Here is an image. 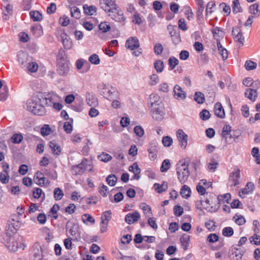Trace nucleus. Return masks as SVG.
Instances as JSON below:
<instances>
[{
    "instance_id": "f257e3e1",
    "label": "nucleus",
    "mask_w": 260,
    "mask_h": 260,
    "mask_svg": "<svg viewBox=\"0 0 260 260\" xmlns=\"http://www.w3.org/2000/svg\"><path fill=\"white\" fill-rule=\"evenodd\" d=\"M44 100L42 93H34L27 101L26 109L35 115H43L46 113L45 108L42 104Z\"/></svg>"
},
{
    "instance_id": "f03ea898",
    "label": "nucleus",
    "mask_w": 260,
    "mask_h": 260,
    "mask_svg": "<svg viewBox=\"0 0 260 260\" xmlns=\"http://www.w3.org/2000/svg\"><path fill=\"white\" fill-rule=\"evenodd\" d=\"M206 199L204 201L205 203L203 204V207L208 212H216L219 208L220 204L218 197L216 195L210 193L206 194Z\"/></svg>"
},
{
    "instance_id": "7ed1b4c3",
    "label": "nucleus",
    "mask_w": 260,
    "mask_h": 260,
    "mask_svg": "<svg viewBox=\"0 0 260 260\" xmlns=\"http://www.w3.org/2000/svg\"><path fill=\"white\" fill-rule=\"evenodd\" d=\"M177 178L181 184H184L188 180L190 172L188 165L185 162L179 161L176 168Z\"/></svg>"
},
{
    "instance_id": "20e7f679",
    "label": "nucleus",
    "mask_w": 260,
    "mask_h": 260,
    "mask_svg": "<svg viewBox=\"0 0 260 260\" xmlns=\"http://www.w3.org/2000/svg\"><path fill=\"white\" fill-rule=\"evenodd\" d=\"M47 251L43 250L38 243L35 244L30 254V260H47Z\"/></svg>"
},
{
    "instance_id": "39448f33",
    "label": "nucleus",
    "mask_w": 260,
    "mask_h": 260,
    "mask_svg": "<svg viewBox=\"0 0 260 260\" xmlns=\"http://www.w3.org/2000/svg\"><path fill=\"white\" fill-rule=\"evenodd\" d=\"M87 159H84L80 164L73 166L72 169V173L74 175L82 174L85 170L92 171V167L88 164Z\"/></svg>"
},
{
    "instance_id": "423d86ee",
    "label": "nucleus",
    "mask_w": 260,
    "mask_h": 260,
    "mask_svg": "<svg viewBox=\"0 0 260 260\" xmlns=\"http://www.w3.org/2000/svg\"><path fill=\"white\" fill-rule=\"evenodd\" d=\"M66 229L75 240L80 238L81 233L79 225L77 223L71 222L69 221L67 223Z\"/></svg>"
},
{
    "instance_id": "0eeeda50",
    "label": "nucleus",
    "mask_w": 260,
    "mask_h": 260,
    "mask_svg": "<svg viewBox=\"0 0 260 260\" xmlns=\"http://www.w3.org/2000/svg\"><path fill=\"white\" fill-rule=\"evenodd\" d=\"M114 10H110L106 12L108 14V16L110 17L113 20L121 22L125 20V18L123 16V12L117 6L113 8Z\"/></svg>"
},
{
    "instance_id": "6e6552de",
    "label": "nucleus",
    "mask_w": 260,
    "mask_h": 260,
    "mask_svg": "<svg viewBox=\"0 0 260 260\" xmlns=\"http://www.w3.org/2000/svg\"><path fill=\"white\" fill-rule=\"evenodd\" d=\"M152 118L157 121L162 119L165 114L164 105L151 107Z\"/></svg>"
},
{
    "instance_id": "1a4fd4ad",
    "label": "nucleus",
    "mask_w": 260,
    "mask_h": 260,
    "mask_svg": "<svg viewBox=\"0 0 260 260\" xmlns=\"http://www.w3.org/2000/svg\"><path fill=\"white\" fill-rule=\"evenodd\" d=\"M57 71L61 76H64L69 71V67L67 61L63 58H60L57 63Z\"/></svg>"
},
{
    "instance_id": "9d476101",
    "label": "nucleus",
    "mask_w": 260,
    "mask_h": 260,
    "mask_svg": "<svg viewBox=\"0 0 260 260\" xmlns=\"http://www.w3.org/2000/svg\"><path fill=\"white\" fill-rule=\"evenodd\" d=\"M43 99L44 100L42 102V104L44 106H51L55 102H57L59 99V97L54 93H49L46 96H45L43 94Z\"/></svg>"
},
{
    "instance_id": "9b49d317",
    "label": "nucleus",
    "mask_w": 260,
    "mask_h": 260,
    "mask_svg": "<svg viewBox=\"0 0 260 260\" xmlns=\"http://www.w3.org/2000/svg\"><path fill=\"white\" fill-rule=\"evenodd\" d=\"M240 171L237 169L232 172L229 177V184L231 186H235L240 183Z\"/></svg>"
},
{
    "instance_id": "f8f14e48",
    "label": "nucleus",
    "mask_w": 260,
    "mask_h": 260,
    "mask_svg": "<svg viewBox=\"0 0 260 260\" xmlns=\"http://www.w3.org/2000/svg\"><path fill=\"white\" fill-rule=\"evenodd\" d=\"M99 5L100 8L105 12L110 10H114L117 6L115 0H100Z\"/></svg>"
},
{
    "instance_id": "ddd939ff",
    "label": "nucleus",
    "mask_w": 260,
    "mask_h": 260,
    "mask_svg": "<svg viewBox=\"0 0 260 260\" xmlns=\"http://www.w3.org/2000/svg\"><path fill=\"white\" fill-rule=\"evenodd\" d=\"M176 135L181 147L183 149L185 148L187 145V135L182 129H179L177 131Z\"/></svg>"
},
{
    "instance_id": "4468645a",
    "label": "nucleus",
    "mask_w": 260,
    "mask_h": 260,
    "mask_svg": "<svg viewBox=\"0 0 260 260\" xmlns=\"http://www.w3.org/2000/svg\"><path fill=\"white\" fill-rule=\"evenodd\" d=\"M245 251L237 248H232L230 250L231 260H241Z\"/></svg>"
},
{
    "instance_id": "2eb2a0df",
    "label": "nucleus",
    "mask_w": 260,
    "mask_h": 260,
    "mask_svg": "<svg viewBox=\"0 0 260 260\" xmlns=\"http://www.w3.org/2000/svg\"><path fill=\"white\" fill-rule=\"evenodd\" d=\"M125 46L127 49L132 50L138 48L140 46L138 39L136 37L129 38L126 41Z\"/></svg>"
},
{
    "instance_id": "dca6fc26",
    "label": "nucleus",
    "mask_w": 260,
    "mask_h": 260,
    "mask_svg": "<svg viewBox=\"0 0 260 260\" xmlns=\"http://www.w3.org/2000/svg\"><path fill=\"white\" fill-rule=\"evenodd\" d=\"M17 60L22 68H24L29 62V57L27 53L23 51L18 52Z\"/></svg>"
},
{
    "instance_id": "f3484780",
    "label": "nucleus",
    "mask_w": 260,
    "mask_h": 260,
    "mask_svg": "<svg viewBox=\"0 0 260 260\" xmlns=\"http://www.w3.org/2000/svg\"><path fill=\"white\" fill-rule=\"evenodd\" d=\"M174 96L177 100H184L186 97V92L178 85H175L173 90Z\"/></svg>"
},
{
    "instance_id": "a211bd4d",
    "label": "nucleus",
    "mask_w": 260,
    "mask_h": 260,
    "mask_svg": "<svg viewBox=\"0 0 260 260\" xmlns=\"http://www.w3.org/2000/svg\"><path fill=\"white\" fill-rule=\"evenodd\" d=\"M140 217L139 213L135 211L133 213H128L125 217V221L129 224L137 221Z\"/></svg>"
},
{
    "instance_id": "6ab92c4d",
    "label": "nucleus",
    "mask_w": 260,
    "mask_h": 260,
    "mask_svg": "<svg viewBox=\"0 0 260 260\" xmlns=\"http://www.w3.org/2000/svg\"><path fill=\"white\" fill-rule=\"evenodd\" d=\"M254 188V184L251 182L247 183L245 188L241 189L239 191V196L240 197L244 198L245 196L250 193H251Z\"/></svg>"
},
{
    "instance_id": "aec40b11",
    "label": "nucleus",
    "mask_w": 260,
    "mask_h": 260,
    "mask_svg": "<svg viewBox=\"0 0 260 260\" xmlns=\"http://www.w3.org/2000/svg\"><path fill=\"white\" fill-rule=\"evenodd\" d=\"M231 127L229 125H225L222 131V136L226 143H230L233 137L231 134Z\"/></svg>"
},
{
    "instance_id": "412c9836",
    "label": "nucleus",
    "mask_w": 260,
    "mask_h": 260,
    "mask_svg": "<svg viewBox=\"0 0 260 260\" xmlns=\"http://www.w3.org/2000/svg\"><path fill=\"white\" fill-rule=\"evenodd\" d=\"M128 170L134 173L133 179L135 180H139L140 178V174L141 173V170L139 168L137 163L135 162L132 166L128 168Z\"/></svg>"
},
{
    "instance_id": "4be33fe9",
    "label": "nucleus",
    "mask_w": 260,
    "mask_h": 260,
    "mask_svg": "<svg viewBox=\"0 0 260 260\" xmlns=\"http://www.w3.org/2000/svg\"><path fill=\"white\" fill-rule=\"evenodd\" d=\"M149 101L151 104V107L158 106L160 105H164L160 96L156 94H151L149 97Z\"/></svg>"
},
{
    "instance_id": "5701e85b",
    "label": "nucleus",
    "mask_w": 260,
    "mask_h": 260,
    "mask_svg": "<svg viewBox=\"0 0 260 260\" xmlns=\"http://www.w3.org/2000/svg\"><path fill=\"white\" fill-rule=\"evenodd\" d=\"M214 113L216 116L220 118H223L225 116L224 109L220 103H216L214 108Z\"/></svg>"
},
{
    "instance_id": "b1692460",
    "label": "nucleus",
    "mask_w": 260,
    "mask_h": 260,
    "mask_svg": "<svg viewBox=\"0 0 260 260\" xmlns=\"http://www.w3.org/2000/svg\"><path fill=\"white\" fill-rule=\"evenodd\" d=\"M86 101L87 104L90 107H95L98 105V100L93 94L87 93L86 94Z\"/></svg>"
},
{
    "instance_id": "393cba45",
    "label": "nucleus",
    "mask_w": 260,
    "mask_h": 260,
    "mask_svg": "<svg viewBox=\"0 0 260 260\" xmlns=\"http://www.w3.org/2000/svg\"><path fill=\"white\" fill-rule=\"evenodd\" d=\"M245 96L251 101L254 102L257 97V92L256 89L252 88L246 89L245 92Z\"/></svg>"
},
{
    "instance_id": "a878e982",
    "label": "nucleus",
    "mask_w": 260,
    "mask_h": 260,
    "mask_svg": "<svg viewBox=\"0 0 260 260\" xmlns=\"http://www.w3.org/2000/svg\"><path fill=\"white\" fill-rule=\"evenodd\" d=\"M48 145L51 149L53 154L56 155L60 154L61 151V148L54 141H50Z\"/></svg>"
},
{
    "instance_id": "bb28decb",
    "label": "nucleus",
    "mask_w": 260,
    "mask_h": 260,
    "mask_svg": "<svg viewBox=\"0 0 260 260\" xmlns=\"http://www.w3.org/2000/svg\"><path fill=\"white\" fill-rule=\"evenodd\" d=\"M189 241L190 236L186 234H184L180 238V242L181 243L182 247L184 250H186L188 249Z\"/></svg>"
},
{
    "instance_id": "cd10ccee",
    "label": "nucleus",
    "mask_w": 260,
    "mask_h": 260,
    "mask_svg": "<svg viewBox=\"0 0 260 260\" xmlns=\"http://www.w3.org/2000/svg\"><path fill=\"white\" fill-rule=\"evenodd\" d=\"M217 46L219 54L221 56L222 59L225 60L228 57V53L226 49L223 48L219 40H217Z\"/></svg>"
},
{
    "instance_id": "c85d7f7f",
    "label": "nucleus",
    "mask_w": 260,
    "mask_h": 260,
    "mask_svg": "<svg viewBox=\"0 0 260 260\" xmlns=\"http://www.w3.org/2000/svg\"><path fill=\"white\" fill-rule=\"evenodd\" d=\"M10 242L7 243V247L10 251L15 252L19 248L18 242L13 238H10Z\"/></svg>"
},
{
    "instance_id": "c756f323",
    "label": "nucleus",
    "mask_w": 260,
    "mask_h": 260,
    "mask_svg": "<svg viewBox=\"0 0 260 260\" xmlns=\"http://www.w3.org/2000/svg\"><path fill=\"white\" fill-rule=\"evenodd\" d=\"M155 190L158 193H161L167 190L168 188V183L164 182L162 184L155 183L153 186Z\"/></svg>"
},
{
    "instance_id": "7c9ffc66",
    "label": "nucleus",
    "mask_w": 260,
    "mask_h": 260,
    "mask_svg": "<svg viewBox=\"0 0 260 260\" xmlns=\"http://www.w3.org/2000/svg\"><path fill=\"white\" fill-rule=\"evenodd\" d=\"M180 193L183 198L187 199L190 196L191 189L187 185H184L182 186Z\"/></svg>"
},
{
    "instance_id": "2f4dec72",
    "label": "nucleus",
    "mask_w": 260,
    "mask_h": 260,
    "mask_svg": "<svg viewBox=\"0 0 260 260\" xmlns=\"http://www.w3.org/2000/svg\"><path fill=\"white\" fill-rule=\"evenodd\" d=\"M84 13L88 15H94L96 14V8L94 6H88L87 5L83 6Z\"/></svg>"
},
{
    "instance_id": "473e14b6",
    "label": "nucleus",
    "mask_w": 260,
    "mask_h": 260,
    "mask_svg": "<svg viewBox=\"0 0 260 260\" xmlns=\"http://www.w3.org/2000/svg\"><path fill=\"white\" fill-rule=\"evenodd\" d=\"M24 69H26L29 72L34 73L38 70V66L36 62L29 61Z\"/></svg>"
},
{
    "instance_id": "72a5a7b5",
    "label": "nucleus",
    "mask_w": 260,
    "mask_h": 260,
    "mask_svg": "<svg viewBox=\"0 0 260 260\" xmlns=\"http://www.w3.org/2000/svg\"><path fill=\"white\" fill-rule=\"evenodd\" d=\"M194 100L198 104H203L205 101L204 94L201 92H196Z\"/></svg>"
},
{
    "instance_id": "f704fd0d",
    "label": "nucleus",
    "mask_w": 260,
    "mask_h": 260,
    "mask_svg": "<svg viewBox=\"0 0 260 260\" xmlns=\"http://www.w3.org/2000/svg\"><path fill=\"white\" fill-rule=\"evenodd\" d=\"M258 5L257 4H254L250 6L249 11L254 17H257L260 15V11L258 9Z\"/></svg>"
},
{
    "instance_id": "c9c22d12",
    "label": "nucleus",
    "mask_w": 260,
    "mask_h": 260,
    "mask_svg": "<svg viewBox=\"0 0 260 260\" xmlns=\"http://www.w3.org/2000/svg\"><path fill=\"white\" fill-rule=\"evenodd\" d=\"M196 3L198 5L197 15V17H200L202 15L204 10V2L203 0H196Z\"/></svg>"
},
{
    "instance_id": "e433bc0d",
    "label": "nucleus",
    "mask_w": 260,
    "mask_h": 260,
    "mask_svg": "<svg viewBox=\"0 0 260 260\" xmlns=\"http://www.w3.org/2000/svg\"><path fill=\"white\" fill-rule=\"evenodd\" d=\"M9 171H3L0 174V181L3 184H7L9 181Z\"/></svg>"
},
{
    "instance_id": "4c0bfd02",
    "label": "nucleus",
    "mask_w": 260,
    "mask_h": 260,
    "mask_svg": "<svg viewBox=\"0 0 260 260\" xmlns=\"http://www.w3.org/2000/svg\"><path fill=\"white\" fill-rule=\"evenodd\" d=\"M82 219L83 222L88 224V222H90L91 224H93L95 222V220L94 218L88 214H84L82 216Z\"/></svg>"
},
{
    "instance_id": "58836bf2",
    "label": "nucleus",
    "mask_w": 260,
    "mask_h": 260,
    "mask_svg": "<svg viewBox=\"0 0 260 260\" xmlns=\"http://www.w3.org/2000/svg\"><path fill=\"white\" fill-rule=\"evenodd\" d=\"M31 30L33 34L37 37H39L43 34L42 28L40 25L32 26L31 27Z\"/></svg>"
},
{
    "instance_id": "ea45409f",
    "label": "nucleus",
    "mask_w": 260,
    "mask_h": 260,
    "mask_svg": "<svg viewBox=\"0 0 260 260\" xmlns=\"http://www.w3.org/2000/svg\"><path fill=\"white\" fill-rule=\"evenodd\" d=\"M30 16L35 21H39L42 20V14L39 11H30L29 13Z\"/></svg>"
},
{
    "instance_id": "a19ab883",
    "label": "nucleus",
    "mask_w": 260,
    "mask_h": 260,
    "mask_svg": "<svg viewBox=\"0 0 260 260\" xmlns=\"http://www.w3.org/2000/svg\"><path fill=\"white\" fill-rule=\"evenodd\" d=\"M232 9L233 12L234 13H237L242 12V9L240 6L239 0H234L233 2Z\"/></svg>"
},
{
    "instance_id": "79ce46f5",
    "label": "nucleus",
    "mask_w": 260,
    "mask_h": 260,
    "mask_svg": "<svg viewBox=\"0 0 260 260\" xmlns=\"http://www.w3.org/2000/svg\"><path fill=\"white\" fill-rule=\"evenodd\" d=\"M54 198L56 201L60 200L63 196V192L62 190L58 188H55L53 192Z\"/></svg>"
},
{
    "instance_id": "37998d69",
    "label": "nucleus",
    "mask_w": 260,
    "mask_h": 260,
    "mask_svg": "<svg viewBox=\"0 0 260 260\" xmlns=\"http://www.w3.org/2000/svg\"><path fill=\"white\" fill-rule=\"evenodd\" d=\"M257 234L258 233H254V234L249 238L250 242L255 245H260V236Z\"/></svg>"
},
{
    "instance_id": "c03bdc74",
    "label": "nucleus",
    "mask_w": 260,
    "mask_h": 260,
    "mask_svg": "<svg viewBox=\"0 0 260 260\" xmlns=\"http://www.w3.org/2000/svg\"><path fill=\"white\" fill-rule=\"evenodd\" d=\"M233 219L235 220V222L239 225H243L246 222L245 218L241 215L236 214L234 216Z\"/></svg>"
},
{
    "instance_id": "a18cd8bd",
    "label": "nucleus",
    "mask_w": 260,
    "mask_h": 260,
    "mask_svg": "<svg viewBox=\"0 0 260 260\" xmlns=\"http://www.w3.org/2000/svg\"><path fill=\"white\" fill-rule=\"evenodd\" d=\"M218 166V163L214 159H212L208 165V168L210 172H214Z\"/></svg>"
},
{
    "instance_id": "49530a36",
    "label": "nucleus",
    "mask_w": 260,
    "mask_h": 260,
    "mask_svg": "<svg viewBox=\"0 0 260 260\" xmlns=\"http://www.w3.org/2000/svg\"><path fill=\"white\" fill-rule=\"evenodd\" d=\"M89 61L93 64L97 65L100 63V59L96 54H92L88 58Z\"/></svg>"
},
{
    "instance_id": "de8ad7c7",
    "label": "nucleus",
    "mask_w": 260,
    "mask_h": 260,
    "mask_svg": "<svg viewBox=\"0 0 260 260\" xmlns=\"http://www.w3.org/2000/svg\"><path fill=\"white\" fill-rule=\"evenodd\" d=\"M149 84L151 86L155 85L159 82V77L157 75L153 74L149 76Z\"/></svg>"
},
{
    "instance_id": "09e8293b",
    "label": "nucleus",
    "mask_w": 260,
    "mask_h": 260,
    "mask_svg": "<svg viewBox=\"0 0 260 260\" xmlns=\"http://www.w3.org/2000/svg\"><path fill=\"white\" fill-rule=\"evenodd\" d=\"M168 62L170 70H173L175 69V67L178 64L179 60L176 58L172 56L169 59Z\"/></svg>"
},
{
    "instance_id": "8fccbe9b",
    "label": "nucleus",
    "mask_w": 260,
    "mask_h": 260,
    "mask_svg": "<svg viewBox=\"0 0 260 260\" xmlns=\"http://www.w3.org/2000/svg\"><path fill=\"white\" fill-rule=\"evenodd\" d=\"M154 66L157 73H161L164 69V62L160 60H157L154 63Z\"/></svg>"
},
{
    "instance_id": "3c124183",
    "label": "nucleus",
    "mask_w": 260,
    "mask_h": 260,
    "mask_svg": "<svg viewBox=\"0 0 260 260\" xmlns=\"http://www.w3.org/2000/svg\"><path fill=\"white\" fill-rule=\"evenodd\" d=\"M117 180V177L113 174L109 175L106 178L108 184L111 186H113L115 185Z\"/></svg>"
},
{
    "instance_id": "603ef678",
    "label": "nucleus",
    "mask_w": 260,
    "mask_h": 260,
    "mask_svg": "<svg viewBox=\"0 0 260 260\" xmlns=\"http://www.w3.org/2000/svg\"><path fill=\"white\" fill-rule=\"evenodd\" d=\"M98 158L101 161L106 162L112 159V156L107 153L103 152L98 156Z\"/></svg>"
},
{
    "instance_id": "864d4df0",
    "label": "nucleus",
    "mask_w": 260,
    "mask_h": 260,
    "mask_svg": "<svg viewBox=\"0 0 260 260\" xmlns=\"http://www.w3.org/2000/svg\"><path fill=\"white\" fill-rule=\"evenodd\" d=\"M111 212L110 210L104 212L101 217L102 221L109 222V221L111 218Z\"/></svg>"
},
{
    "instance_id": "5fc2aeb1",
    "label": "nucleus",
    "mask_w": 260,
    "mask_h": 260,
    "mask_svg": "<svg viewBox=\"0 0 260 260\" xmlns=\"http://www.w3.org/2000/svg\"><path fill=\"white\" fill-rule=\"evenodd\" d=\"M71 16L76 19H78L80 17V11L76 7H73L70 10Z\"/></svg>"
},
{
    "instance_id": "6e6d98bb",
    "label": "nucleus",
    "mask_w": 260,
    "mask_h": 260,
    "mask_svg": "<svg viewBox=\"0 0 260 260\" xmlns=\"http://www.w3.org/2000/svg\"><path fill=\"white\" fill-rule=\"evenodd\" d=\"M256 63L251 60H247L245 63V69L248 71L255 69L256 68Z\"/></svg>"
},
{
    "instance_id": "4d7b16f0",
    "label": "nucleus",
    "mask_w": 260,
    "mask_h": 260,
    "mask_svg": "<svg viewBox=\"0 0 260 260\" xmlns=\"http://www.w3.org/2000/svg\"><path fill=\"white\" fill-rule=\"evenodd\" d=\"M171 166V164L169 159H165L163 161L160 167L161 172H165L168 171Z\"/></svg>"
},
{
    "instance_id": "13d9d810",
    "label": "nucleus",
    "mask_w": 260,
    "mask_h": 260,
    "mask_svg": "<svg viewBox=\"0 0 260 260\" xmlns=\"http://www.w3.org/2000/svg\"><path fill=\"white\" fill-rule=\"evenodd\" d=\"M167 28L169 31V34L171 36V37L180 33L179 31L178 30L176 26L169 25L167 27Z\"/></svg>"
},
{
    "instance_id": "bf43d9fd",
    "label": "nucleus",
    "mask_w": 260,
    "mask_h": 260,
    "mask_svg": "<svg viewBox=\"0 0 260 260\" xmlns=\"http://www.w3.org/2000/svg\"><path fill=\"white\" fill-rule=\"evenodd\" d=\"M23 139V137L21 134H15L11 138L12 142L14 144L20 143Z\"/></svg>"
},
{
    "instance_id": "052dcab7",
    "label": "nucleus",
    "mask_w": 260,
    "mask_h": 260,
    "mask_svg": "<svg viewBox=\"0 0 260 260\" xmlns=\"http://www.w3.org/2000/svg\"><path fill=\"white\" fill-rule=\"evenodd\" d=\"M162 143L165 147H170L173 143V139L169 136H165L162 138Z\"/></svg>"
},
{
    "instance_id": "680f3d73",
    "label": "nucleus",
    "mask_w": 260,
    "mask_h": 260,
    "mask_svg": "<svg viewBox=\"0 0 260 260\" xmlns=\"http://www.w3.org/2000/svg\"><path fill=\"white\" fill-rule=\"evenodd\" d=\"M99 29L101 30L103 32H106L110 29V26L108 24L107 22H102L99 25Z\"/></svg>"
},
{
    "instance_id": "e2e57ef3",
    "label": "nucleus",
    "mask_w": 260,
    "mask_h": 260,
    "mask_svg": "<svg viewBox=\"0 0 260 260\" xmlns=\"http://www.w3.org/2000/svg\"><path fill=\"white\" fill-rule=\"evenodd\" d=\"M234 234V231L231 227H226L222 230V235L225 237H231Z\"/></svg>"
},
{
    "instance_id": "0e129e2a",
    "label": "nucleus",
    "mask_w": 260,
    "mask_h": 260,
    "mask_svg": "<svg viewBox=\"0 0 260 260\" xmlns=\"http://www.w3.org/2000/svg\"><path fill=\"white\" fill-rule=\"evenodd\" d=\"M218 198L220 203L224 202L229 203V201L231 200V194L230 193H225L223 195H220L218 196Z\"/></svg>"
},
{
    "instance_id": "69168bd1",
    "label": "nucleus",
    "mask_w": 260,
    "mask_h": 260,
    "mask_svg": "<svg viewBox=\"0 0 260 260\" xmlns=\"http://www.w3.org/2000/svg\"><path fill=\"white\" fill-rule=\"evenodd\" d=\"M200 118L203 120H208L210 117V112L206 109H204L200 113Z\"/></svg>"
},
{
    "instance_id": "338daca9",
    "label": "nucleus",
    "mask_w": 260,
    "mask_h": 260,
    "mask_svg": "<svg viewBox=\"0 0 260 260\" xmlns=\"http://www.w3.org/2000/svg\"><path fill=\"white\" fill-rule=\"evenodd\" d=\"M163 50V46L160 43H156L154 47V53L157 55H160L162 52Z\"/></svg>"
},
{
    "instance_id": "774afa93",
    "label": "nucleus",
    "mask_w": 260,
    "mask_h": 260,
    "mask_svg": "<svg viewBox=\"0 0 260 260\" xmlns=\"http://www.w3.org/2000/svg\"><path fill=\"white\" fill-rule=\"evenodd\" d=\"M51 132V129L48 125H44L41 129V133L43 136L49 135Z\"/></svg>"
}]
</instances>
